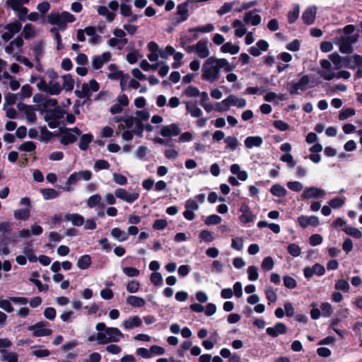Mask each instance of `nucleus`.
Returning <instances> with one entry per match:
<instances>
[{
  "label": "nucleus",
  "instance_id": "45",
  "mask_svg": "<svg viewBox=\"0 0 362 362\" xmlns=\"http://www.w3.org/2000/svg\"><path fill=\"white\" fill-rule=\"evenodd\" d=\"M91 264V258L88 255H84L78 259L77 262V267L81 269H86Z\"/></svg>",
  "mask_w": 362,
  "mask_h": 362
},
{
  "label": "nucleus",
  "instance_id": "50",
  "mask_svg": "<svg viewBox=\"0 0 362 362\" xmlns=\"http://www.w3.org/2000/svg\"><path fill=\"white\" fill-rule=\"evenodd\" d=\"M45 119L47 122L50 128H55L58 125L57 118L55 117V114L52 112H47L45 116Z\"/></svg>",
  "mask_w": 362,
  "mask_h": 362
},
{
  "label": "nucleus",
  "instance_id": "37",
  "mask_svg": "<svg viewBox=\"0 0 362 362\" xmlns=\"http://www.w3.org/2000/svg\"><path fill=\"white\" fill-rule=\"evenodd\" d=\"M62 90V87L56 81L51 80L47 86V92L50 95H59Z\"/></svg>",
  "mask_w": 362,
  "mask_h": 362
},
{
  "label": "nucleus",
  "instance_id": "13",
  "mask_svg": "<svg viewBox=\"0 0 362 362\" xmlns=\"http://www.w3.org/2000/svg\"><path fill=\"white\" fill-rule=\"evenodd\" d=\"M115 195L117 198L122 199L127 203L132 204L138 199L139 194L138 192L129 193L124 188H118L115 190Z\"/></svg>",
  "mask_w": 362,
  "mask_h": 362
},
{
  "label": "nucleus",
  "instance_id": "43",
  "mask_svg": "<svg viewBox=\"0 0 362 362\" xmlns=\"http://www.w3.org/2000/svg\"><path fill=\"white\" fill-rule=\"evenodd\" d=\"M62 78L63 79L62 89H65L66 91H71L74 86V81L71 75L65 74Z\"/></svg>",
  "mask_w": 362,
  "mask_h": 362
},
{
  "label": "nucleus",
  "instance_id": "52",
  "mask_svg": "<svg viewBox=\"0 0 362 362\" xmlns=\"http://www.w3.org/2000/svg\"><path fill=\"white\" fill-rule=\"evenodd\" d=\"M334 68L330 69L320 70L318 71L319 75L325 80L331 81L336 77V73Z\"/></svg>",
  "mask_w": 362,
  "mask_h": 362
},
{
  "label": "nucleus",
  "instance_id": "51",
  "mask_svg": "<svg viewBox=\"0 0 362 362\" xmlns=\"http://www.w3.org/2000/svg\"><path fill=\"white\" fill-rule=\"evenodd\" d=\"M33 93V88L29 84L23 85L21 89V92L18 94L21 100H23L26 98H30Z\"/></svg>",
  "mask_w": 362,
  "mask_h": 362
},
{
  "label": "nucleus",
  "instance_id": "18",
  "mask_svg": "<svg viewBox=\"0 0 362 362\" xmlns=\"http://www.w3.org/2000/svg\"><path fill=\"white\" fill-rule=\"evenodd\" d=\"M239 211L242 213L239 217L240 222L247 223L255 221L256 216L247 204H242Z\"/></svg>",
  "mask_w": 362,
  "mask_h": 362
},
{
  "label": "nucleus",
  "instance_id": "59",
  "mask_svg": "<svg viewBox=\"0 0 362 362\" xmlns=\"http://www.w3.org/2000/svg\"><path fill=\"white\" fill-rule=\"evenodd\" d=\"M265 294L267 299L271 302H276L277 300V294L276 290H274L272 287L268 286L265 290Z\"/></svg>",
  "mask_w": 362,
  "mask_h": 362
},
{
  "label": "nucleus",
  "instance_id": "63",
  "mask_svg": "<svg viewBox=\"0 0 362 362\" xmlns=\"http://www.w3.org/2000/svg\"><path fill=\"white\" fill-rule=\"evenodd\" d=\"M36 146L33 141H25L18 147V149L21 151L32 152L35 151Z\"/></svg>",
  "mask_w": 362,
  "mask_h": 362
},
{
  "label": "nucleus",
  "instance_id": "3",
  "mask_svg": "<svg viewBox=\"0 0 362 362\" xmlns=\"http://www.w3.org/2000/svg\"><path fill=\"white\" fill-rule=\"evenodd\" d=\"M98 331L96 334V341L98 344H107L112 342H118L124 335L117 327H106L104 322H98L95 325Z\"/></svg>",
  "mask_w": 362,
  "mask_h": 362
},
{
  "label": "nucleus",
  "instance_id": "46",
  "mask_svg": "<svg viewBox=\"0 0 362 362\" xmlns=\"http://www.w3.org/2000/svg\"><path fill=\"white\" fill-rule=\"evenodd\" d=\"M40 192L45 200L57 198L59 193L54 189H41Z\"/></svg>",
  "mask_w": 362,
  "mask_h": 362
},
{
  "label": "nucleus",
  "instance_id": "55",
  "mask_svg": "<svg viewBox=\"0 0 362 362\" xmlns=\"http://www.w3.org/2000/svg\"><path fill=\"white\" fill-rule=\"evenodd\" d=\"M280 160L288 164L290 168H294L296 165V161L291 153H286L280 157Z\"/></svg>",
  "mask_w": 362,
  "mask_h": 362
},
{
  "label": "nucleus",
  "instance_id": "31",
  "mask_svg": "<svg viewBox=\"0 0 362 362\" xmlns=\"http://www.w3.org/2000/svg\"><path fill=\"white\" fill-rule=\"evenodd\" d=\"M263 140L262 137L259 136H248L245 140V146L247 148H252L253 147H259L262 144Z\"/></svg>",
  "mask_w": 362,
  "mask_h": 362
},
{
  "label": "nucleus",
  "instance_id": "19",
  "mask_svg": "<svg viewBox=\"0 0 362 362\" xmlns=\"http://www.w3.org/2000/svg\"><path fill=\"white\" fill-rule=\"evenodd\" d=\"M17 107L20 111L25 113L28 122L33 123L36 120V114L33 106L18 103Z\"/></svg>",
  "mask_w": 362,
  "mask_h": 362
},
{
  "label": "nucleus",
  "instance_id": "12",
  "mask_svg": "<svg viewBox=\"0 0 362 362\" xmlns=\"http://www.w3.org/2000/svg\"><path fill=\"white\" fill-rule=\"evenodd\" d=\"M325 189L317 187H306L303 194L302 197L305 199L324 198L326 196Z\"/></svg>",
  "mask_w": 362,
  "mask_h": 362
},
{
  "label": "nucleus",
  "instance_id": "61",
  "mask_svg": "<svg viewBox=\"0 0 362 362\" xmlns=\"http://www.w3.org/2000/svg\"><path fill=\"white\" fill-rule=\"evenodd\" d=\"M199 238L205 242H212L215 239L214 233L208 230H203L199 233Z\"/></svg>",
  "mask_w": 362,
  "mask_h": 362
},
{
  "label": "nucleus",
  "instance_id": "40",
  "mask_svg": "<svg viewBox=\"0 0 362 362\" xmlns=\"http://www.w3.org/2000/svg\"><path fill=\"white\" fill-rule=\"evenodd\" d=\"M97 11L99 15L104 16L110 22L115 18L116 14L113 12H110L105 6H98Z\"/></svg>",
  "mask_w": 362,
  "mask_h": 362
},
{
  "label": "nucleus",
  "instance_id": "38",
  "mask_svg": "<svg viewBox=\"0 0 362 362\" xmlns=\"http://www.w3.org/2000/svg\"><path fill=\"white\" fill-rule=\"evenodd\" d=\"M270 192L275 197H284L287 194V190L279 184H275L270 188Z\"/></svg>",
  "mask_w": 362,
  "mask_h": 362
},
{
  "label": "nucleus",
  "instance_id": "29",
  "mask_svg": "<svg viewBox=\"0 0 362 362\" xmlns=\"http://www.w3.org/2000/svg\"><path fill=\"white\" fill-rule=\"evenodd\" d=\"M177 23L186 21L188 18L187 4L183 3L179 4L177 7Z\"/></svg>",
  "mask_w": 362,
  "mask_h": 362
},
{
  "label": "nucleus",
  "instance_id": "36",
  "mask_svg": "<svg viewBox=\"0 0 362 362\" xmlns=\"http://www.w3.org/2000/svg\"><path fill=\"white\" fill-rule=\"evenodd\" d=\"M101 196L99 194H95L88 199L87 206L89 208H93L96 206H100L101 208H104L105 205L101 203Z\"/></svg>",
  "mask_w": 362,
  "mask_h": 362
},
{
  "label": "nucleus",
  "instance_id": "26",
  "mask_svg": "<svg viewBox=\"0 0 362 362\" xmlns=\"http://www.w3.org/2000/svg\"><path fill=\"white\" fill-rule=\"evenodd\" d=\"M186 110L192 117H199L202 115V110L197 106L196 102L189 101L185 103Z\"/></svg>",
  "mask_w": 362,
  "mask_h": 362
},
{
  "label": "nucleus",
  "instance_id": "57",
  "mask_svg": "<svg viewBox=\"0 0 362 362\" xmlns=\"http://www.w3.org/2000/svg\"><path fill=\"white\" fill-rule=\"evenodd\" d=\"M35 59L37 62H40L41 57L44 52V47L42 42H37L33 47Z\"/></svg>",
  "mask_w": 362,
  "mask_h": 362
},
{
  "label": "nucleus",
  "instance_id": "22",
  "mask_svg": "<svg viewBox=\"0 0 362 362\" xmlns=\"http://www.w3.org/2000/svg\"><path fill=\"white\" fill-rule=\"evenodd\" d=\"M142 325V320L137 315H131L122 322L125 329H131L139 327Z\"/></svg>",
  "mask_w": 362,
  "mask_h": 362
},
{
  "label": "nucleus",
  "instance_id": "56",
  "mask_svg": "<svg viewBox=\"0 0 362 362\" xmlns=\"http://www.w3.org/2000/svg\"><path fill=\"white\" fill-rule=\"evenodd\" d=\"M356 114V111L354 108H346L341 110L339 114V119L341 121L345 120L347 118L354 116Z\"/></svg>",
  "mask_w": 362,
  "mask_h": 362
},
{
  "label": "nucleus",
  "instance_id": "1",
  "mask_svg": "<svg viewBox=\"0 0 362 362\" xmlns=\"http://www.w3.org/2000/svg\"><path fill=\"white\" fill-rule=\"evenodd\" d=\"M221 69L225 72H230L235 69V66L225 58L209 57L202 65V78L209 83L216 81Z\"/></svg>",
  "mask_w": 362,
  "mask_h": 362
},
{
  "label": "nucleus",
  "instance_id": "11",
  "mask_svg": "<svg viewBox=\"0 0 362 362\" xmlns=\"http://www.w3.org/2000/svg\"><path fill=\"white\" fill-rule=\"evenodd\" d=\"M21 28V24L17 21L8 23L4 27L6 32L1 35V38L5 42L9 41L15 34L20 32Z\"/></svg>",
  "mask_w": 362,
  "mask_h": 362
},
{
  "label": "nucleus",
  "instance_id": "21",
  "mask_svg": "<svg viewBox=\"0 0 362 362\" xmlns=\"http://www.w3.org/2000/svg\"><path fill=\"white\" fill-rule=\"evenodd\" d=\"M286 331L287 327L285 324L282 322H278L274 327H268L266 329L267 334L272 337H276L279 334H285Z\"/></svg>",
  "mask_w": 362,
  "mask_h": 362
},
{
  "label": "nucleus",
  "instance_id": "9",
  "mask_svg": "<svg viewBox=\"0 0 362 362\" xmlns=\"http://www.w3.org/2000/svg\"><path fill=\"white\" fill-rule=\"evenodd\" d=\"M49 325L47 322L41 321L33 325L28 327V330L33 332L35 337L49 336L52 334V330L47 327Z\"/></svg>",
  "mask_w": 362,
  "mask_h": 362
},
{
  "label": "nucleus",
  "instance_id": "58",
  "mask_svg": "<svg viewBox=\"0 0 362 362\" xmlns=\"http://www.w3.org/2000/svg\"><path fill=\"white\" fill-rule=\"evenodd\" d=\"M274 267V262L271 257H266L262 260L261 267L264 271H270Z\"/></svg>",
  "mask_w": 362,
  "mask_h": 362
},
{
  "label": "nucleus",
  "instance_id": "47",
  "mask_svg": "<svg viewBox=\"0 0 362 362\" xmlns=\"http://www.w3.org/2000/svg\"><path fill=\"white\" fill-rule=\"evenodd\" d=\"M78 180H79V177H78V174L77 173V172L72 173L68 177V179L65 183V187H64V189L67 192L71 191V187L72 185H76Z\"/></svg>",
  "mask_w": 362,
  "mask_h": 362
},
{
  "label": "nucleus",
  "instance_id": "14",
  "mask_svg": "<svg viewBox=\"0 0 362 362\" xmlns=\"http://www.w3.org/2000/svg\"><path fill=\"white\" fill-rule=\"evenodd\" d=\"M129 103V99L127 95H119L117 98V103L111 106L110 112L112 115L119 114L122 112L123 107L128 106Z\"/></svg>",
  "mask_w": 362,
  "mask_h": 362
},
{
  "label": "nucleus",
  "instance_id": "24",
  "mask_svg": "<svg viewBox=\"0 0 362 362\" xmlns=\"http://www.w3.org/2000/svg\"><path fill=\"white\" fill-rule=\"evenodd\" d=\"M316 7L311 6L308 8L302 15V18L305 23L311 25L313 23L316 16Z\"/></svg>",
  "mask_w": 362,
  "mask_h": 362
},
{
  "label": "nucleus",
  "instance_id": "16",
  "mask_svg": "<svg viewBox=\"0 0 362 362\" xmlns=\"http://www.w3.org/2000/svg\"><path fill=\"white\" fill-rule=\"evenodd\" d=\"M197 55L202 59L207 58L210 54V51L208 47V40H201L196 43Z\"/></svg>",
  "mask_w": 362,
  "mask_h": 362
},
{
  "label": "nucleus",
  "instance_id": "48",
  "mask_svg": "<svg viewBox=\"0 0 362 362\" xmlns=\"http://www.w3.org/2000/svg\"><path fill=\"white\" fill-rule=\"evenodd\" d=\"M224 143L226 144V148H229L230 151L235 150L239 145L238 139L231 136L225 138Z\"/></svg>",
  "mask_w": 362,
  "mask_h": 362
},
{
  "label": "nucleus",
  "instance_id": "23",
  "mask_svg": "<svg viewBox=\"0 0 362 362\" xmlns=\"http://www.w3.org/2000/svg\"><path fill=\"white\" fill-rule=\"evenodd\" d=\"M245 24L251 23L252 25H258L261 23V16L256 13V11L247 12L243 18Z\"/></svg>",
  "mask_w": 362,
  "mask_h": 362
},
{
  "label": "nucleus",
  "instance_id": "60",
  "mask_svg": "<svg viewBox=\"0 0 362 362\" xmlns=\"http://www.w3.org/2000/svg\"><path fill=\"white\" fill-rule=\"evenodd\" d=\"M300 9L298 6H296L293 10L290 11L288 14V21L289 23H293L298 18Z\"/></svg>",
  "mask_w": 362,
  "mask_h": 362
},
{
  "label": "nucleus",
  "instance_id": "62",
  "mask_svg": "<svg viewBox=\"0 0 362 362\" xmlns=\"http://www.w3.org/2000/svg\"><path fill=\"white\" fill-rule=\"evenodd\" d=\"M14 216L16 219H28L30 216V210L28 209L16 210Z\"/></svg>",
  "mask_w": 362,
  "mask_h": 362
},
{
  "label": "nucleus",
  "instance_id": "7",
  "mask_svg": "<svg viewBox=\"0 0 362 362\" xmlns=\"http://www.w3.org/2000/svg\"><path fill=\"white\" fill-rule=\"evenodd\" d=\"M116 122H123V124H120L119 125V129H130L133 127H135V129L138 130L139 132H142V123L141 120L132 116L130 117H120L115 118Z\"/></svg>",
  "mask_w": 362,
  "mask_h": 362
},
{
  "label": "nucleus",
  "instance_id": "34",
  "mask_svg": "<svg viewBox=\"0 0 362 362\" xmlns=\"http://www.w3.org/2000/svg\"><path fill=\"white\" fill-rule=\"evenodd\" d=\"M330 61L334 64V69H340L344 66L345 59L337 53H332L329 56Z\"/></svg>",
  "mask_w": 362,
  "mask_h": 362
},
{
  "label": "nucleus",
  "instance_id": "8",
  "mask_svg": "<svg viewBox=\"0 0 362 362\" xmlns=\"http://www.w3.org/2000/svg\"><path fill=\"white\" fill-rule=\"evenodd\" d=\"M310 83L308 75L303 76L298 82L291 81L287 85L288 90L291 95H298L299 90H305Z\"/></svg>",
  "mask_w": 362,
  "mask_h": 362
},
{
  "label": "nucleus",
  "instance_id": "49",
  "mask_svg": "<svg viewBox=\"0 0 362 362\" xmlns=\"http://www.w3.org/2000/svg\"><path fill=\"white\" fill-rule=\"evenodd\" d=\"M343 230L347 235L352 236L354 238L360 239L362 237V233L355 227L346 226Z\"/></svg>",
  "mask_w": 362,
  "mask_h": 362
},
{
  "label": "nucleus",
  "instance_id": "64",
  "mask_svg": "<svg viewBox=\"0 0 362 362\" xmlns=\"http://www.w3.org/2000/svg\"><path fill=\"white\" fill-rule=\"evenodd\" d=\"M334 288L337 290H340L344 292H348L349 290V283L344 279H339L336 281Z\"/></svg>",
  "mask_w": 362,
  "mask_h": 362
},
{
  "label": "nucleus",
  "instance_id": "42",
  "mask_svg": "<svg viewBox=\"0 0 362 362\" xmlns=\"http://www.w3.org/2000/svg\"><path fill=\"white\" fill-rule=\"evenodd\" d=\"M93 136L90 134H86L82 135L78 144L79 148L82 151H86L88 148L90 143L93 141Z\"/></svg>",
  "mask_w": 362,
  "mask_h": 362
},
{
  "label": "nucleus",
  "instance_id": "4",
  "mask_svg": "<svg viewBox=\"0 0 362 362\" xmlns=\"http://www.w3.org/2000/svg\"><path fill=\"white\" fill-rule=\"evenodd\" d=\"M75 20L74 16L67 11L61 13L52 12L47 16V22L51 25L58 26L62 30L66 29L68 23H73Z\"/></svg>",
  "mask_w": 362,
  "mask_h": 362
},
{
  "label": "nucleus",
  "instance_id": "44",
  "mask_svg": "<svg viewBox=\"0 0 362 362\" xmlns=\"http://www.w3.org/2000/svg\"><path fill=\"white\" fill-rule=\"evenodd\" d=\"M36 34L35 28L30 23L25 25L23 29L22 35L25 39H30Z\"/></svg>",
  "mask_w": 362,
  "mask_h": 362
},
{
  "label": "nucleus",
  "instance_id": "2",
  "mask_svg": "<svg viewBox=\"0 0 362 362\" xmlns=\"http://www.w3.org/2000/svg\"><path fill=\"white\" fill-rule=\"evenodd\" d=\"M355 26L347 25L343 28V33L334 39V43L339 47V51L343 54H351L354 51L353 44L357 42L358 35L355 33Z\"/></svg>",
  "mask_w": 362,
  "mask_h": 362
},
{
  "label": "nucleus",
  "instance_id": "32",
  "mask_svg": "<svg viewBox=\"0 0 362 362\" xmlns=\"http://www.w3.org/2000/svg\"><path fill=\"white\" fill-rule=\"evenodd\" d=\"M127 303L129 305L134 308H141L144 307L146 304V301L143 298L136 296H128L127 298Z\"/></svg>",
  "mask_w": 362,
  "mask_h": 362
},
{
  "label": "nucleus",
  "instance_id": "35",
  "mask_svg": "<svg viewBox=\"0 0 362 362\" xmlns=\"http://www.w3.org/2000/svg\"><path fill=\"white\" fill-rule=\"evenodd\" d=\"M1 360L6 362H18V354L15 352H8L5 349H1Z\"/></svg>",
  "mask_w": 362,
  "mask_h": 362
},
{
  "label": "nucleus",
  "instance_id": "33",
  "mask_svg": "<svg viewBox=\"0 0 362 362\" xmlns=\"http://www.w3.org/2000/svg\"><path fill=\"white\" fill-rule=\"evenodd\" d=\"M128 43V40H121L117 37H112L107 41V45L110 47H115L118 50H122Z\"/></svg>",
  "mask_w": 362,
  "mask_h": 362
},
{
  "label": "nucleus",
  "instance_id": "20",
  "mask_svg": "<svg viewBox=\"0 0 362 362\" xmlns=\"http://www.w3.org/2000/svg\"><path fill=\"white\" fill-rule=\"evenodd\" d=\"M299 225L305 228L309 226H317L319 224V218L315 216H304L301 215L298 218Z\"/></svg>",
  "mask_w": 362,
  "mask_h": 362
},
{
  "label": "nucleus",
  "instance_id": "10",
  "mask_svg": "<svg viewBox=\"0 0 362 362\" xmlns=\"http://www.w3.org/2000/svg\"><path fill=\"white\" fill-rule=\"evenodd\" d=\"M81 134V131L78 128L74 127L73 129H67L61 133V144L68 145L74 143L78 136Z\"/></svg>",
  "mask_w": 362,
  "mask_h": 362
},
{
  "label": "nucleus",
  "instance_id": "5",
  "mask_svg": "<svg viewBox=\"0 0 362 362\" xmlns=\"http://www.w3.org/2000/svg\"><path fill=\"white\" fill-rule=\"evenodd\" d=\"M246 105L247 102L245 99L238 98L235 95L230 94L221 103H217L215 110L218 112H224L229 110L231 106H236L238 108H243Z\"/></svg>",
  "mask_w": 362,
  "mask_h": 362
},
{
  "label": "nucleus",
  "instance_id": "25",
  "mask_svg": "<svg viewBox=\"0 0 362 362\" xmlns=\"http://www.w3.org/2000/svg\"><path fill=\"white\" fill-rule=\"evenodd\" d=\"M23 40L21 36H18L14 40L11 41L4 48L5 52L7 54H12L15 48L19 49L21 48L23 45Z\"/></svg>",
  "mask_w": 362,
  "mask_h": 362
},
{
  "label": "nucleus",
  "instance_id": "28",
  "mask_svg": "<svg viewBox=\"0 0 362 362\" xmlns=\"http://www.w3.org/2000/svg\"><path fill=\"white\" fill-rule=\"evenodd\" d=\"M233 28L235 29V35L238 37H242L247 33V29L245 28V23L244 21H241L240 20L235 19L232 24Z\"/></svg>",
  "mask_w": 362,
  "mask_h": 362
},
{
  "label": "nucleus",
  "instance_id": "15",
  "mask_svg": "<svg viewBox=\"0 0 362 362\" xmlns=\"http://www.w3.org/2000/svg\"><path fill=\"white\" fill-rule=\"evenodd\" d=\"M111 59V54L105 52L101 55L94 56L92 58L91 64L93 69H99L104 64L109 62Z\"/></svg>",
  "mask_w": 362,
  "mask_h": 362
},
{
  "label": "nucleus",
  "instance_id": "17",
  "mask_svg": "<svg viewBox=\"0 0 362 362\" xmlns=\"http://www.w3.org/2000/svg\"><path fill=\"white\" fill-rule=\"evenodd\" d=\"M181 130L177 124L173 123L163 127L160 134L164 137L175 136L180 134Z\"/></svg>",
  "mask_w": 362,
  "mask_h": 362
},
{
  "label": "nucleus",
  "instance_id": "6",
  "mask_svg": "<svg viewBox=\"0 0 362 362\" xmlns=\"http://www.w3.org/2000/svg\"><path fill=\"white\" fill-rule=\"evenodd\" d=\"M99 90L98 83L93 79L88 83H85L82 85L81 90H77L75 93L79 98L89 99L93 93L97 92Z\"/></svg>",
  "mask_w": 362,
  "mask_h": 362
},
{
  "label": "nucleus",
  "instance_id": "39",
  "mask_svg": "<svg viewBox=\"0 0 362 362\" xmlns=\"http://www.w3.org/2000/svg\"><path fill=\"white\" fill-rule=\"evenodd\" d=\"M110 234L119 242H123L128 239V234L119 228H112L110 231Z\"/></svg>",
  "mask_w": 362,
  "mask_h": 362
},
{
  "label": "nucleus",
  "instance_id": "27",
  "mask_svg": "<svg viewBox=\"0 0 362 362\" xmlns=\"http://www.w3.org/2000/svg\"><path fill=\"white\" fill-rule=\"evenodd\" d=\"M64 221H70L75 226H81L84 223L83 217L78 214H66Z\"/></svg>",
  "mask_w": 362,
  "mask_h": 362
},
{
  "label": "nucleus",
  "instance_id": "30",
  "mask_svg": "<svg viewBox=\"0 0 362 362\" xmlns=\"http://www.w3.org/2000/svg\"><path fill=\"white\" fill-rule=\"evenodd\" d=\"M223 53H229L230 54H236L240 52V47L231 42L224 43L220 48Z\"/></svg>",
  "mask_w": 362,
  "mask_h": 362
},
{
  "label": "nucleus",
  "instance_id": "54",
  "mask_svg": "<svg viewBox=\"0 0 362 362\" xmlns=\"http://www.w3.org/2000/svg\"><path fill=\"white\" fill-rule=\"evenodd\" d=\"M248 279L251 281H255L259 278L258 269L256 266H250L247 269Z\"/></svg>",
  "mask_w": 362,
  "mask_h": 362
},
{
  "label": "nucleus",
  "instance_id": "41",
  "mask_svg": "<svg viewBox=\"0 0 362 362\" xmlns=\"http://www.w3.org/2000/svg\"><path fill=\"white\" fill-rule=\"evenodd\" d=\"M214 28V25L212 23H207L204 25L189 28L188 31L189 33H208L212 32Z\"/></svg>",
  "mask_w": 362,
  "mask_h": 362
},
{
  "label": "nucleus",
  "instance_id": "53",
  "mask_svg": "<svg viewBox=\"0 0 362 362\" xmlns=\"http://www.w3.org/2000/svg\"><path fill=\"white\" fill-rule=\"evenodd\" d=\"M18 94H14L11 93H7L4 95V109L8 105H12L16 103Z\"/></svg>",
  "mask_w": 362,
  "mask_h": 362
}]
</instances>
